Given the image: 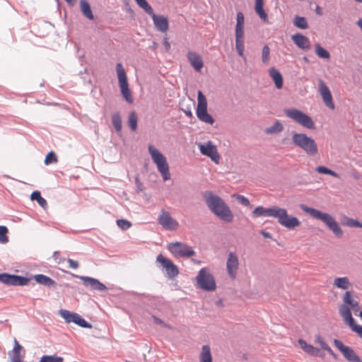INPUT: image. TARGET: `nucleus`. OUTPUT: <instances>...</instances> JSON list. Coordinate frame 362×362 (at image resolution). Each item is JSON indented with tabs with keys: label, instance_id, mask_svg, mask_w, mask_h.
Instances as JSON below:
<instances>
[{
	"label": "nucleus",
	"instance_id": "1",
	"mask_svg": "<svg viewBox=\"0 0 362 362\" xmlns=\"http://www.w3.org/2000/svg\"><path fill=\"white\" fill-rule=\"evenodd\" d=\"M252 216L254 218L262 216L275 218L281 226L288 229H293L300 226V221L298 218L289 216L286 209L278 206H273L271 208L257 206L252 212Z\"/></svg>",
	"mask_w": 362,
	"mask_h": 362
},
{
	"label": "nucleus",
	"instance_id": "2",
	"mask_svg": "<svg viewBox=\"0 0 362 362\" xmlns=\"http://www.w3.org/2000/svg\"><path fill=\"white\" fill-rule=\"evenodd\" d=\"M203 198L209 209L218 218L226 222L233 221L234 216L231 210L220 197L206 191Z\"/></svg>",
	"mask_w": 362,
	"mask_h": 362
},
{
	"label": "nucleus",
	"instance_id": "3",
	"mask_svg": "<svg viewBox=\"0 0 362 362\" xmlns=\"http://www.w3.org/2000/svg\"><path fill=\"white\" fill-rule=\"evenodd\" d=\"M300 207L304 212L311 216L313 218L322 221L326 226L332 231L336 237L341 238L343 236L344 233L342 229L332 216L327 213L322 212L316 209L309 207L305 204H300Z\"/></svg>",
	"mask_w": 362,
	"mask_h": 362
},
{
	"label": "nucleus",
	"instance_id": "4",
	"mask_svg": "<svg viewBox=\"0 0 362 362\" xmlns=\"http://www.w3.org/2000/svg\"><path fill=\"white\" fill-rule=\"evenodd\" d=\"M351 310L356 315L360 310L358 302L354 300L351 291H346L343 296V304L339 308V313L344 323L353 322L354 320L351 315Z\"/></svg>",
	"mask_w": 362,
	"mask_h": 362
},
{
	"label": "nucleus",
	"instance_id": "5",
	"mask_svg": "<svg viewBox=\"0 0 362 362\" xmlns=\"http://www.w3.org/2000/svg\"><path fill=\"white\" fill-rule=\"evenodd\" d=\"M292 142L296 146L303 149L310 156H315L318 153V148L313 139L303 133H293Z\"/></svg>",
	"mask_w": 362,
	"mask_h": 362
},
{
	"label": "nucleus",
	"instance_id": "6",
	"mask_svg": "<svg viewBox=\"0 0 362 362\" xmlns=\"http://www.w3.org/2000/svg\"><path fill=\"white\" fill-rule=\"evenodd\" d=\"M148 150L163 180H169L170 179V167L165 156L152 145H148Z\"/></svg>",
	"mask_w": 362,
	"mask_h": 362
},
{
	"label": "nucleus",
	"instance_id": "7",
	"mask_svg": "<svg viewBox=\"0 0 362 362\" xmlns=\"http://www.w3.org/2000/svg\"><path fill=\"white\" fill-rule=\"evenodd\" d=\"M235 25V49L239 56L244 57L245 50V17L242 12L237 13Z\"/></svg>",
	"mask_w": 362,
	"mask_h": 362
},
{
	"label": "nucleus",
	"instance_id": "8",
	"mask_svg": "<svg viewBox=\"0 0 362 362\" xmlns=\"http://www.w3.org/2000/svg\"><path fill=\"white\" fill-rule=\"evenodd\" d=\"M197 118L202 122L209 124L214 123V119L207 111V100L201 90L197 93V106L196 108Z\"/></svg>",
	"mask_w": 362,
	"mask_h": 362
},
{
	"label": "nucleus",
	"instance_id": "9",
	"mask_svg": "<svg viewBox=\"0 0 362 362\" xmlns=\"http://www.w3.org/2000/svg\"><path fill=\"white\" fill-rule=\"evenodd\" d=\"M284 113L288 117L303 127L310 129L315 127V123L312 118L299 110L295 108L286 109L284 110Z\"/></svg>",
	"mask_w": 362,
	"mask_h": 362
},
{
	"label": "nucleus",
	"instance_id": "10",
	"mask_svg": "<svg viewBox=\"0 0 362 362\" xmlns=\"http://www.w3.org/2000/svg\"><path fill=\"white\" fill-rule=\"evenodd\" d=\"M116 71L118 77V83L120 88L121 93L125 100L129 103H133L132 92L129 88L127 76L125 70L121 63H117Z\"/></svg>",
	"mask_w": 362,
	"mask_h": 362
},
{
	"label": "nucleus",
	"instance_id": "11",
	"mask_svg": "<svg viewBox=\"0 0 362 362\" xmlns=\"http://www.w3.org/2000/svg\"><path fill=\"white\" fill-rule=\"evenodd\" d=\"M197 281L200 288L206 291H214L216 288V283L213 276L202 268L197 276Z\"/></svg>",
	"mask_w": 362,
	"mask_h": 362
},
{
	"label": "nucleus",
	"instance_id": "12",
	"mask_svg": "<svg viewBox=\"0 0 362 362\" xmlns=\"http://www.w3.org/2000/svg\"><path fill=\"white\" fill-rule=\"evenodd\" d=\"M168 250L175 257H189L195 254L191 247L180 242L170 243Z\"/></svg>",
	"mask_w": 362,
	"mask_h": 362
},
{
	"label": "nucleus",
	"instance_id": "13",
	"mask_svg": "<svg viewBox=\"0 0 362 362\" xmlns=\"http://www.w3.org/2000/svg\"><path fill=\"white\" fill-rule=\"evenodd\" d=\"M198 147L202 155L210 158L215 163H219L221 156L218 153L216 146L212 141H209L205 144H199Z\"/></svg>",
	"mask_w": 362,
	"mask_h": 362
},
{
	"label": "nucleus",
	"instance_id": "14",
	"mask_svg": "<svg viewBox=\"0 0 362 362\" xmlns=\"http://www.w3.org/2000/svg\"><path fill=\"white\" fill-rule=\"evenodd\" d=\"M156 262L160 264L169 278H174L179 274V269L170 259L160 254L156 257Z\"/></svg>",
	"mask_w": 362,
	"mask_h": 362
},
{
	"label": "nucleus",
	"instance_id": "15",
	"mask_svg": "<svg viewBox=\"0 0 362 362\" xmlns=\"http://www.w3.org/2000/svg\"><path fill=\"white\" fill-rule=\"evenodd\" d=\"M240 262L237 254L233 252H229L226 261V270L230 279L236 278Z\"/></svg>",
	"mask_w": 362,
	"mask_h": 362
},
{
	"label": "nucleus",
	"instance_id": "16",
	"mask_svg": "<svg viewBox=\"0 0 362 362\" xmlns=\"http://www.w3.org/2000/svg\"><path fill=\"white\" fill-rule=\"evenodd\" d=\"M29 281V279L15 274L6 273L0 274V282L11 286H24Z\"/></svg>",
	"mask_w": 362,
	"mask_h": 362
},
{
	"label": "nucleus",
	"instance_id": "17",
	"mask_svg": "<svg viewBox=\"0 0 362 362\" xmlns=\"http://www.w3.org/2000/svg\"><path fill=\"white\" fill-rule=\"evenodd\" d=\"M334 344L348 361L351 362H362L354 350L345 346L341 341L335 339H334Z\"/></svg>",
	"mask_w": 362,
	"mask_h": 362
},
{
	"label": "nucleus",
	"instance_id": "18",
	"mask_svg": "<svg viewBox=\"0 0 362 362\" xmlns=\"http://www.w3.org/2000/svg\"><path fill=\"white\" fill-rule=\"evenodd\" d=\"M158 223L167 230H175L178 227V222L173 218L170 214L165 211H161L160 214L158 218Z\"/></svg>",
	"mask_w": 362,
	"mask_h": 362
},
{
	"label": "nucleus",
	"instance_id": "19",
	"mask_svg": "<svg viewBox=\"0 0 362 362\" xmlns=\"http://www.w3.org/2000/svg\"><path fill=\"white\" fill-rule=\"evenodd\" d=\"M319 91L326 106L331 110H334L335 106L333 103L332 95L329 88L322 80L319 81Z\"/></svg>",
	"mask_w": 362,
	"mask_h": 362
},
{
	"label": "nucleus",
	"instance_id": "20",
	"mask_svg": "<svg viewBox=\"0 0 362 362\" xmlns=\"http://www.w3.org/2000/svg\"><path fill=\"white\" fill-rule=\"evenodd\" d=\"M152 17L153 23L158 30L162 33H165L169 28L168 20L164 16H158L154 13L151 8V13H147Z\"/></svg>",
	"mask_w": 362,
	"mask_h": 362
},
{
	"label": "nucleus",
	"instance_id": "21",
	"mask_svg": "<svg viewBox=\"0 0 362 362\" xmlns=\"http://www.w3.org/2000/svg\"><path fill=\"white\" fill-rule=\"evenodd\" d=\"M80 279L83 281L84 286L90 287L93 290L105 291L107 289V287L96 279L88 276H80Z\"/></svg>",
	"mask_w": 362,
	"mask_h": 362
},
{
	"label": "nucleus",
	"instance_id": "22",
	"mask_svg": "<svg viewBox=\"0 0 362 362\" xmlns=\"http://www.w3.org/2000/svg\"><path fill=\"white\" fill-rule=\"evenodd\" d=\"M187 59L192 66L197 71H200L203 68L204 63L202 57L192 51L187 53Z\"/></svg>",
	"mask_w": 362,
	"mask_h": 362
},
{
	"label": "nucleus",
	"instance_id": "23",
	"mask_svg": "<svg viewBox=\"0 0 362 362\" xmlns=\"http://www.w3.org/2000/svg\"><path fill=\"white\" fill-rule=\"evenodd\" d=\"M294 43L303 49H308L310 48V41L308 38L301 34H296L292 36Z\"/></svg>",
	"mask_w": 362,
	"mask_h": 362
},
{
	"label": "nucleus",
	"instance_id": "24",
	"mask_svg": "<svg viewBox=\"0 0 362 362\" xmlns=\"http://www.w3.org/2000/svg\"><path fill=\"white\" fill-rule=\"evenodd\" d=\"M298 344H300L301 349L307 354L315 356L320 355V349L315 347L311 344H307L305 340L300 339L298 340Z\"/></svg>",
	"mask_w": 362,
	"mask_h": 362
},
{
	"label": "nucleus",
	"instance_id": "25",
	"mask_svg": "<svg viewBox=\"0 0 362 362\" xmlns=\"http://www.w3.org/2000/svg\"><path fill=\"white\" fill-rule=\"evenodd\" d=\"M269 73L275 83L276 88L281 89L283 87V77L281 74L274 67L269 69Z\"/></svg>",
	"mask_w": 362,
	"mask_h": 362
},
{
	"label": "nucleus",
	"instance_id": "26",
	"mask_svg": "<svg viewBox=\"0 0 362 362\" xmlns=\"http://www.w3.org/2000/svg\"><path fill=\"white\" fill-rule=\"evenodd\" d=\"M264 1L263 0H255V10L259 17L264 22L268 23V16L265 11L264 10Z\"/></svg>",
	"mask_w": 362,
	"mask_h": 362
},
{
	"label": "nucleus",
	"instance_id": "27",
	"mask_svg": "<svg viewBox=\"0 0 362 362\" xmlns=\"http://www.w3.org/2000/svg\"><path fill=\"white\" fill-rule=\"evenodd\" d=\"M199 362H213V358L209 346L204 345L202 347L199 356Z\"/></svg>",
	"mask_w": 362,
	"mask_h": 362
},
{
	"label": "nucleus",
	"instance_id": "28",
	"mask_svg": "<svg viewBox=\"0 0 362 362\" xmlns=\"http://www.w3.org/2000/svg\"><path fill=\"white\" fill-rule=\"evenodd\" d=\"M34 279L40 284L52 287L55 286V281L50 277L47 276L44 274H36L33 276Z\"/></svg>",
	"mask_w": 362,
	"mask_h": 362
},
{
	"label": "nucleus",
	"instance_id": "29",
	"mask_svg": "<svg viewBox=\"0 0 362 362\" xmlns=\"http://www.w3.org/2000/svg\"><path fill=\"white\" fill-rule=\"evenodd\" d=\"M21 349L22 346L18 344L17 340L15 339V346L12 351L9 354L12 362H23L21 356Z\"/></svg>",
	"mask_w": 362,
	"mask_h": 362
},
{
	"label": "nucleus",
	"instance_id": "30",
	"mask_svg": "<svg viewBox=\"0 0 362 362\" xmlns=\"http://www.w3.org/2000/svg\"><path fill=\"white\" fill-rule=\"evenodd\" d=\"M334 286L338 288L346 290L349 288L351 286V284L348 277H338L334 279Z\"/></svg>",
	"mask_w": 362,
	"mask_h": 362
},
{
	"label": "nucleus",
	"instance_id": "31",
	"mask_svg": "<svg viewBox=\"0 0 362 362\" xmlns=\"http://www.w3.org/2000/svg\"><path fill=\"white\" fill-rule=\"evenodd\" d=\"M80 7L83 14L90 20H93L94 16L93 14L90 6L86 0L80 1Z\"/></svg>",
	"mask_w": 362,
	"mask_h": 362
},
{
	"label": "nucleus",
	"instance_id": "32",
	"mask_svg": "<svg viewBox=\"0 0 362 362\" xmlns=\"http://www.w3.org/2000/svg\"><path fill=\"white\" fill-rule=\"evenodd\" d=\"M342 224L344 226L350 227V228H362V223H361L357 219L351 218L347 216H345L342 221Z\"/></svg>",
	"mask_w": 362,
	"mask_h": 362
},
{
	"label": "nucleus",
	"instance_id": "33",
	"mask_svg": "<svg viewBox=\"0 0 362 362\" xmlns=\"http://www.w3.org/2000/svg\"><path fill=\"white\" fill-rule=\"evenodd\" d=\"M315 342L316 344H318L319 345H320L322 349L327 351L330 355H332L333 356H335L332 349L328 346V344L325 341V340L323 339V338L321 336H320V335L315 336Z\"/></svg>",
	"mask_w": 362,
	"mask_h": 362
},
{
	"label": "nucleus",
	"instance_id": "34",
	"mask_svg": "<svg viewBox=\"0 0 362 362\" xmlns=\"http://www.w3.org/2000/svg\"><path fill=\"white\" fill-rule=\"evenodd\" d=\"M30 198L32 200H36L39 205L45 209L47 206V201L41 197L40 192L35 191L31 194Z\"/></svg>",
	"mask_w": 362,
	"mask_h": 362
},
{
	"label": "nucleus",
	"instance_id": "35",
	"mask_svg": "<svg viewBox=\"0 0 362 362\" xmlns=\"http://www.w3.org/2000/svg\"><path fill=\"white\" fill-rule=\"evenodd\" d=\"M284 129L282 124L279 121H276L275 123L269 128L265 129V133L272 134L281 132Z\"/></svg>",
	"mask_w": 362,
	"mask_h": 362
},
{
	"label": "nucleus",
	"instance_id": "36",
	"mask_svg": "<svg viewBox=\"0 0 362 362\" xmlns=\"http://www.w3.org/2000/svg\"><path fill=\"white\" fill-rule=\"evenodd\" d=\"M39 362H64V358L57 355H44Z\"/></svg>",
	"mask_w": 362,
	"mask_h": 362
},
{
	"label": "nucleus",
	"instance_id": "37",
	"mask_svg": "<svg viewBox=\"0 0 362 362\" xmlns=\"http://www.w3.org/2000/svg\"><path fill=\"white\" fill-rule=\"evenodd\" d=\"M315 47V53L320 58L329 59L330 57L329 52L320 46V45L316 44Z\"/></svg>",
	"mask_w": 362,
	"mask_h": 362
},
{
	"label": "nucleus",
	"instance_id": "38",
	"mask_svg": "<svg viewBox=\"0 0 362 362\" xmlns=\"http://www.w3.org/2000/svg\"><path fill=\"white\" fill-rule=\"evenodd\" d=\"M138 117L135 112H132L129 114L128 124L132 131H136L137 129Z\"/></svg>",
	"mask_w": 362,
	"mask_h": 362
},
{
	"label": "nucleus",
	"instance_id": "39",
	"mask_svg": "<svg viewBox=\"0 0 362 362\" xmlns=\"http://www.w3.org/2000/svg\"><path fill=\"white\" fill-rule=\"evenodd\" d=\"M262 61L264 64L268 65L270 62V48L268 45H264L262 50Z\"/></svg>",
	"mask_w": 362,
	"mask_h": 362
},
{
	"label": "nucleus",
	"instance_id": "40",
	"mask_svg": "<svg viewBox=\"0 0 362 362\" xmlns=\"http://www.w3.org/2000/svg\"><path fill=\"white\" fill-rule=\"evenodd\" d=\"M73 320H73L72 322L79 325L81 327H85V328H91L92 327L91 325L88 323L83 318H82L77 313H76Z\"/></svg>",
	"mask_w": 362,
	"mask_h": 362
},
{
	"label": "nucleus",
	"instance_id": "41",
	"mask_svg": "<svg viewBox=\"0 0 362 362\" xmlns=\"http://www.w3.org/2000/svg\"><path fill=\"white\" fill-rule=\"evenodd\" d=\"M293 23L297 28L301 29H306L308 28V23L304 17L296 16Z\"/></svg>",
	"mask_w": 362,
	"mask_h": 362
},
{
	"label": "nucleus",
	"instance_id": "42",
	"mask_svg": "<svg viewBox=\"0 0 362 362\" xmlns=\"http://www.w3.org/2000/svg\"><path fill=\"white\" fill-rule=\"evenodd\" d=\"M59 314L61 317H63L67 323L72 322V321L74 320V317L76 315L75 313H71L67 310H61L59 311Z\"/></svg>",
	"mask_w": 362,
	"mask_h": 362
},
{
	"label": "nucleus",
	"instance_id": "43",
	"mask_svg": "<svg viewBox=\"0 0 362 362\" xmlns=\"http://www.w3.org/2000/svg\"><path fill=\"white\" fill-rule=\"evenodd\" d=\"M112 122L116 130L120 132L122 129V119L118 113H115L112 115Z\"/></svg>",
	"mask_w": 362,
	"mask_h": 362
},
{
	"label": "nucleus",
	"instance_id": "44",
	"mask_svg": "<svg viewBox=\"0 0 362 362\" xmlns=\"http://www.w3.org/2000/svg\"><path fill=\"white\" fill-rule=\"evenodd\" d=\"M316 171L321 174H327L330 175L334 177H339V175L336 172L325 167V166H318L316 168Z\"/></svg>",
	"mask_w": 362,
	"mask_h": 362
},
{
	"label": "nucleus",
	"instance_id": "45",
	"mask_svg": "<svg viewBox=\"0 0 362 362\" xmlns=\"http://www.w3.org/2000/svg\"><path fill=\"white\" fill-rule=\"evenodd\" d=\"M345 324L347 325L353 332H356L358 335V337L362 339V326L361 325H356L354 320H353L352 323L346 322Z\"/></svg>",
	"mask_w": 362,
	"mask_h": 362
},
{
	"label": "nucleus",
	"instance_id": "46",
	"mask_svg": "<svg viewBox=\"0 0 362 362\" xmlns=\"http://www.w3.org/2000/svg\"><path fill=\"white\" fill-rule=\"evenodd\" d=\"M8 229L6 226H0V243L5 244L8 243V238L7 236Z\"/></svg>",
	"mask_w": 362,
	"mask_h": 362
},
{
	"label": "nucleus",
	"instance_id": "47",
	"mask_svg": "<svg viewBox=\"0 0 362 362\" xmlns=\"http://www.w3.org/2000/svg\"><path fill=\"white\" fill-rule=\"evenodd\" d=\"M57 162V157L53 151L47 153L45 159V163L49 165L51 163H56Z\"/></svg>",
	"mask_w": 362,
	"mask_h": 362
},
{
	"label": "nucleus",
	"instance_id": "48",
	"mask_svg": "<svg viewBox=\"0 0 362 362\" xmlns=\"http://www.w3.org/2000/svg\"><path fill=\"white\" fill-rule=\"evenodd\" d=\"M137 4L142 8L146 13H151V6L146 0H135Z\"/></svg>",
	"mask_w": 362,
	"mask_h": 362
},
{
	"label": "nucleus",
	"instance_id": "49",
	"mask_svg": "<svg viewBox=\"0 0 362 362\" xmlns=\"http://www.w3.org/2000/svg\"><path fill=\"white\" fill-rule=\"evenodd\" d=\"M117 226L122 230H127L132 226V223L124 219H118L117 221Z\"/></svg>",
	"mask_w": 362,
	"mask_h": 362
},
{
	"label": "nucleus",
	"instance_id": "50",
	"mask_svg": "<svg viewBox=\"0 0 362 362\" xmlns=\"http://www.w3.org/2000/svg\"><path fill=\"white\" fill-rule=\"evenodd\" d=\"M236 199L238 201V202L245 206H249L250 204L249 199L243 195H237Z\"/></svg>",
	"mask_w": 362,
	"mask_h": 362
},
{
	"label": "nucleus",
	"instance_id": "51",
	"mask_svg": "<svg viewBox=\"0 0 362 362\" xmlns=\"http://www.w3.org/2000/svg\"><path fill=\"white\" fill-rule=\"evenodd\" d=\"M67 262L69 263V267L76 269L78 267V262L73 260L71 259H68Z\"/></svg>",
	"mask_w": 362,
	"mask_h": 362
},
{
	"label": "nucleus",
	"instance_id": "52",
	"mask_svg": "<svg viewBox=\"0 0 362 362\" xmlns=\"http://www.w3.org/2000/svg\"><path fill=\"white\" fill-rule=\"evenodd\" d=\"M163 45L165 47V49L167 51H168L170 49V42L168 41V39L166 37H165L164 39V41H163Z\"/></svg>",
	"mask_w": 362,
	"mask_h": 362
},
{
	"label": "nucleus",
	"instance_id": "53",
	"mask_svg": "<svg viewBox=\"0 0 362 362\" xmlns=\"http://www.w3.org/2000/svg\"><path fill=\"white\" fill-rule=\"evenodd\" d=\"M261 234L264 236L265 238H271L272 235L266 231H261Z\"/></svg>",
	"mask_w": 362,
	"mask_h": 362
},
{
	"label": "nucleus",
	"instance_id": "54",
	"mask_svg": "<svg viewBox=\"0 0 362 362\" xmlns=\"http://www.w3.org/2000/svg\"><path fill=\"white\" fill-rule=\"evenodd\" d=\"M315 12L317 15L319 16H322V8L319 6H316V8H315Z\"/></svg>",
	"mask_w": 362,
	"mask_h": 362
},
{
	"label": "nucleus",
	"instance_id": "55",
	"mask_svg": "<svg viewBox=\"0 0 362 362\" xmlns=\"http://www.w3.org/2000/svg\"><path fill=\"white\" fill-rule=\"evenodd\" d=\"M154 322L157 324L164 325L163 322L156 317H153Z\"/></svg>",
	"mask_w": 362,
	"mask_h": 362
},
{
	"label": "nucleus",
	"instance_id": "56",
	"mask_svg": "<svg viewBox=\"0 0 362 362\" xmlns=\"http://www.w3.org/2000/svg\"><path fill=\"white\" fill-rule=\"evenodd\" d=\"M65 1L69 6H74L76 2V0H65Z\"/></svg>",
	"mask_w": 362,
	"mask_h": 362
},
{
	"label": "nucleus",
	"instance_id": "57",
	"mask_svg": "<svg viewBox=\"0 0 362 362\" xmlns=\"http://www.w3.org/2000/svg\"><path fill=\"white\" fill-rule=\"evenodd\" d=\"M358 26L361 28V29L362 30V19H360V20L358 21Z\"/></svg>",
	"mask_w": 362,
	"mask_h": 362
},
{
	"label": "nucleus",
	"instance_id": "58",
	"mask_svg": "<svg viewBox=\"0 0 362 362\" xmlns=\"http://www.w3.org/2000/svg\"><path fill=\"white\" fill-rule=\"evenodd\" d=\"M186 115H187V116H189V117H192V112H191L190 111H189V112H186Z\"/></svg>",
	"mask_w": 362,
	"mask_h": 362
},
{
	"label": "nucleus",
	"instance_id": "59",
	"mask_svg": "<svg viewBox=\"0 0 362 362\" xmlns=\"http://www.w3.org/2000/svg\"><path fill=\"white\" fill-rule=\"evenodd\" d=\"M359 316L361 317V318L362 319V311H360L359 312Z\"/></svg>",
	"mask_w": 362,
	"mask_h": 362
},
{
	"label": "nucleus",
	"instance_id": "60",
	"mask_svg": "<svg viewBox=\"0 0 362 362\" xmlns=\"http://www.w3.org/2000/svg\"><path fill=\"white\" fill-rule=\"evenodd\" d=\"M358 2L362 3V0H356Z\"/></svg>",
	"mask_w": 362,
	"mask_h": 362
}]
</instances>
